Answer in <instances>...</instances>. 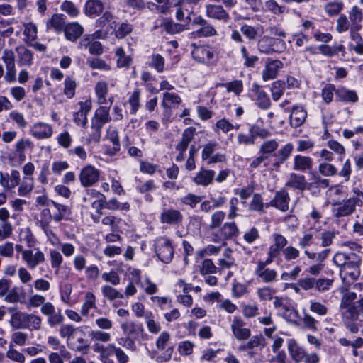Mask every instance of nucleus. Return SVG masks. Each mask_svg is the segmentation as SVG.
Instances as JSON below:
<instances>
[{"instance_id": "13", "label": "nucleus", "mask_w": 363, "mask_h": 363, "mask_svg": "<svg viewBox=\"0 0 363 363\" xmlns=\"http://www.w3.org/2000/svg\"><path fill=\"white\" fill-rule=\"evenodd\" d=\"M290 196L289 193L281 189L275 193L274 197L269 203L265 204L266 207L272 206L282 211L286 212L289 208Z\"/></svg>"}, {"instance_id": "11", "label": "nucleus", "mask_w": 363, "mask_h": 363, "mask_svg": "<svg viewBox=\"0 0 363 363\" xmlns=\"http://www.w3.org/2000/svg\"><path fill=\"white\" fill-rule=\"evenodd\" d=\"M100 172L94 167L87 165L83 167L79 174L81 184L84 187L93 186L99 180Z\"/></svg>"}, {"instance_id": "39", "label": "nucleus", "mask_w": 363, "mask_h": 363, "mask_svg": "<svg viewBox=\"0 0 363 363\" xmlns=\"http://www.w3.org/2000/svg\"><path fill=\"white\" fill-rule=\"evenodd\" d=\"M81 45L89 48V51L91 55H99L103 52V47L100 42L96 40H89V37H84L80 42Z\"/></svg>"}, {"instance_id": "63", "label": "nucleus", "mask_w": 363, "mask_h": 363, "mask_svg": "<svg viewBox=\"0 0 363 363\" xmlns=\"http://www.w3.org/2000/svg\"><path fill=\"white\" fill-rule=\"evenodd\" d=\"M76 86L75 80L70 77H67L65 80L64 94L67 98L72 99L74 96Z\"/></svg>"}, {"instance_id": "4", "label": "nucleus", "mask_w": 363, "mask_h": 363, "mask_svg": "<svg viewBox=\"0 0 363 363\" xmlns=\"http://www.w3.org/2000/svg\"><path fill=\"white\" fill-rule=\"evenodd\" d=\"M239 235V229L235 222H227L211 234L214 242L225 243V241Z\"/></svg>"}, {"instance_id": "9", "label": "nucleus", "mask_w": 363, "mask_h": 363, "mask_svg": "<svg viewBox=\"0 0 363 363\" xmlns=\"http://www.w3.org/2000/svg\"><path fill=\"white\" fill-rule=\"evenodd\" d=\"M192 25L199 26V28L191 33L194 38L210 37L217 33L215 28L201 16L194 18Z\"/></svg>"}, {"instance_id": "1", "label": "nucleus", "mask_w": 363, "mask_h": 363, "mask_svg": "<svg viewBox=\"0 0 363 363\" xmlns=\"http://www.w3.org/2000/svg\"><path fill=\"white\" fill-rule=\"evenodd\" d=\"M363 192L358 191L357 196L350 197L342 201L333 203L332 212L335 218L346 217L352 214L357 207L363 204Z\"/></svg>"}, {"instance_id": "45", "label": "nucleus", "mask_w": 363, "mask_h": 363, "mask_svg": "<svg viewBox=\"0 0 363 363\" xmlns=\"http://www.w3.org/2000/svg\"><path fill=\"white\" fill-rule=\"evenodd\" d=\"M359 30H350V38L355 44H350V48L358 55H363V39Z\"/></svg>"}, {"instance_id": "2", "label": "nucleus", "mask_w": 363, "mask_h": 363, "mask_svg": "<svg viewBox=\"0 0 363 363\" xmlns=\"http://www.w3.org/2000/svg\"><path fill=\"white\" fill-rule=\"evenodd\" d=\"M286 48V43L284 40L268 35L262 36L257 42L259 52L265 55L283 52Z\"/></svg>"}, {"instance_id": "52", "label": "nucleus", "mask_w": 363, "mask_h": 363, "mask_svg": "<svg viewBox=\"0 0 363 363\" xmlns=\"http://www.w3.org/2000/svg\"><path fill=\"white\" fill-rule=\"evenodd\" d=\"M107 138L113 145V148L108 151V153L111 155H115L120 150V143L118 131L114 128H109L107 131Z\"/></svg>"}, {"instance_id": "32", "label": "nucleus", "mask_w": 363, "mask_h": 363, "mask_svg": "<svg viewBox=\"0 0 363 363\" xmlns=\"http://www.w3.org/2000/svg\"><path fill=\"white\" fill-rule=\"evenodd\" d=\"M306 180L303 175L296 173H291L289 174V180L285 185L290 188L303 191L306 189Z\"/></svg>"}, {"instance_id": "48", "label": "nucleus", "mask_w": 363, "mask_h": 363, "mask_svg": "<svg viewBox=\"0 0 363 363\" xmlns=\"http://www.w3.org/2000/svg\"><path fill=\"white\" fill-rule=\"evenodd\" d=\"M128 104L130 106V113L132 115L136 114L137 111L140 108V90L135 89L129 96Z\"/></svg>"}, {"instance_id": "41", "label": "nucleus", "mask_w": 363, "mask_h": 363, "mask_svg": "<svg viewBox=\"0 0 363 363\" xmlns=\"http://www.w3.org/2000/svg\"><path fill=\"white\" fill-rule=\"evenodd\" d=\"M233 251L230 248H227L224 250L223 258H220L218 261V265L220 272L225 269H229L235 265V259L232 256Z\"/></svg>"}, {"instance_id": "22", "label": "nucleus", "mask_w": 363, "mask_h": 363, "mask_svg": "<svg viewBox=\"0 0 363 363\" xmlns=\"http://www.w3.org/2000/svg\"><path fill=\"white\" fill-rule=\"evenodd\" d=\"M252 91L256 95V103L257 106L262 108L267 109L271 105V101L267 94L262 89L261 86L257 84H253Z\"/></svg>"}, {"instance_id": "57", "label": "nucleus", "mask_w": 363, "mask_h": 363, "mask_svg": "<svg viewBox=\"0 0 363 363\" xmlns=\"http://www.w3.org/2000/svg\"><path fill=\"white\" fill-rule=\"evenodd\" d=\"M86 64L91 69H97L101 70L108 71L111 69V66L108 65L104 60L97 57H91L86 60Z\"/></svg>"}, {"instance_id": "25", "label": "nucleus", "mask_w": 363, "mask_h": 363, "mask_svg": "<svg viewBox=\"0 0 363 363\" xmlns=\"http://www.w3.org/2000/svg\"><path fill=\"white\" fill-rule=\"evenodd\" d=\"M349 18L351 23L350 30H360L362 28L363 13L357 6H354L349 12Z\"/></svg>"}, {"instance_id": "20", "label": "nucleus", "mask_w": 363, "mask_h": 363, "mask_svg": "<svg viewBox=\"0 0 363 363\" xmlns=\"http://www.w3.org/2000/svg\"><path fill=\"white\" fill-rule=\"evenodd\" d=\"M214 177L213 170L201 168L193 178V181L197 185L207 186L213 183Z\"/></svg>"}, {"instance_id": "55", "label": "nucleus", "mask_w": 363, "mask_h": 363, "mask_svg": "<svg viewBox=\"0 0 363 363\" xmlns=\"http://www.w3.org/2000/svg\"><path fill=\"white\" fill-rule=\"evenodd\" d=\"M89 336L92 340L96 342H107L111 340V335L109 333L104 330H91Z\"/></svg>"}, {"instance_id": "56", "label": "nucleus", "mask_w": 363, "mask_h": 363, "mask_svg": "<svg viewBox=\"0 0 363 363\" xmlns=\"http://www.w3.org/2000/svg\"><path fill=\"white\" fill-rule=\"evenodd\" d=\"M50 257L51 266L55 269V274L58 275L60 272V267L63 261L62 256L58 251L52 250L50 252Z\"/></svg>"}, {"instance_id": "3", "label": "nucleus", "mask_w": 363, "mask_h": 363, "mask_svg": "<svg viewBox=\"0 0 363 363\" xmlns=\"http://www.w3.org/2000/svg\"><path fill=\"white\" fill-rule=\"evenodd\" d=\"M288 350L291 359L296 363H318L320 360L317 354H307L304 349L295 341L291 340L289 342Z\"/></svg>"}, {"instance_id": "64", "label": "nucleus", "mask_w": 363, "mask_h": 363, "mask_svg": "<svg viewBox=\"0 0 363 363\" xmlns=\"http://www.w3.org/2000/svg\"><path fill=\"white\" fill-rule=\"evenodd\" d=\"M60 9L71 17H77L79 13V9L70 1H63Z\"/></svg>"}, {"instance_id": "37", "label": "nucleus", "mask_w": 363, "mask_h": 363, "mask_svg": "<svg viewBox=\"0 0 363 363\" xmlns=\"http://www.w3.org/2000/svg\"><path fill=\"white\" fill-rule=\"evenodd\" d=\"M343 309L342 316L345 321L354 322L359 319V316L362 310L358 308L355 305L348 306H340Z\"/></svg>"}, {"instance_id": "59", "label": "nucleus", "mask_w": 363, "mask_h": 363, "mask_svg": "<svg viewBox=\"0 0 363 363\" xmlns=\"http://www.w3.org/2000/svg\"><path fill=\"white\" fill-rule=\"evenodd\" d=\"M286 83L278 80L274 82L272 86V94L274 101H278L283 95L285 89Z\"/></svg>"}, {"instance_id": "17", "label": "nucleus", "mask_w": 363, "mask_h": 363, "mask_svg": "<svg viewBox=\"0 0 363 363\" xmlns=\"http://www.w3.org/2000/svg\"><path fill=\"white\" fill-rule=\"evenodd\" d=\"M79 109L73 114L74 122L78 126L86 127L87 123V115L91 109V102L89 100L80 101Z\"/></svg>"}, {"instance_id": "42", "label": "nucleus", "mask_w": 363, "mask_h": 363, "mask_svg": "<svg viewBox=\"0 0 363 363\" xmlns=\"http://www.w3.org/2000/svg\"><path fill=\"white\" fill-rule=\"evenodd\" d=\"M25 316L26 312L14 311L9 320L11 326L15 330L24 329Z\"/></svg>"}, {"instance_id": "60", "label": "nucleus", "mask_w": 363, "mask_h": 363, "mask_svg": "<svg viewBox=\"0 0 363 363\" xmlns=\"http://www.w3.org/2000/svg\"><path fill=\"white\" fill-rule=\"evenodd\" d=\"M116 341L120 346L125 347L128 350L131 352L137 350L135 341L130 336L125 335V337H118Z\"/></svg>"}, {"instance_id": "44", "label": "nucleus", "mask_w": 363, "mask_h": 363, "mask_svg": "<svg viewBox=\"0 0 363 363\" xmlns=\"http://www.w3.org/2000/svg\"><path fill=\"white\" fill-rule=\"evenodd\" d=\"M42 319L40 316L26 313L25 316V327L24 329H29L30 330H37L40 328Z\"/></svg>"}, {"instance_id": "38", "label": "nucleus", "mask_w": 363, "mask_h": 363, "mask_svg": "<svg viewBox=\"0 0 363 363\" xmlns=\"http://www.w3.org/2000/svg\"><path fill=\"white\" fill-rule=\"evenodd\" d=\"M51 203L57 211V212L52 216V218L55 222H60L67 216L71 215V211L68 206L53 201H51Z\"/></svg>"}, {"instance_id": "18", "label": "nucleus", "mask_w": 363, "mask_h": 363, "mask_svg": "<svg viewBox=\"0 0 363 363\" xmlns=\"http://www.w3.org/2000/svg\"><path fill=\"white\" fill-rule=\"evenodd\" d=\"M206 16L210 18L224 22H227L230 19L229 14L220 4H207L206 5Z\"/></svg>"}, {"instance_id": "50", "label": "nucleus", "mask_w": 363, "mask_h": 363, "mask_svg": "<svg viewBox=\"0 0 363 363\" xmlns=\"http://www.w3.org/2000/svg\"><path fill=\"white\" fill-rule=\"evenodd\" d=\"M6 357L17 363H25L26 362V357L25 355L16 350L12 343H10L9 345V349L6 352Z\"/></svg>"}, {"instance_id": "12", "label": "nucleus", "mask_w": 363, "mask_h": 363, "mask_svg": "<svg viewBox=\"0 0 363 363\" xmlns=\"http://www.w3.org/2000/svg\"><path fill=\"white\" fill-rule=\"evenodd\" d=\"M282 67L283 63L281 61L269 57L267 58L262 74V79L267 82L275 79Z\"/></svg>"}, {"instance_id": "27", "label": "nucleus", "mask_w": 363, "mask_h": 363, "mask_svg": "<svg viewBox=\"0 0 363 363\" xmlns=\"http://www.w3.org/2000/svg\"><path fill=\"white\" fill-rule=\"evenodd\" d=\"M182 101V100L178 94L175 93L164 92L163 94V99L161 105L166 111H168L172 108H174L177 107Z\"/></svg>"}, {"instance_id": "58", "label": "nucleus", "mask_w": 363, "mask_h": 363, "mask_svg": "<svg viewBox=\"0 0 363 363\" xmlns=\"http://www.w3.org/2000/svg\"><path fill=\"white\" fill-rule=\"evenodd\" d=\"M161 27H162L167 33L171 35L181 33L184 29L183 25L169 21L161 24Z\"/></svg>"}, {"instance_id": "53", "label": "nucleus", "mask_w": 363, "mask_h": 363, "mask_svg": "<svg viewBox=\"0 0 363 363\" xmlns=\"http://www.w3.org/2000/svg\"><path fill=\"white\" fill-rule=\"evenodd\" d=\"M225 218V213L223 211H218L214 212L211 215V223L209 225V229L214 231L218 229Z\"/></svg>"}, {"instance_id": "31", "label": "nucleus", "mask_w": 363, "mask_h": 363, "mask_svg": "<svg viewBox=\"0 0 363 363\" xmlns=\"http://www.w3.org/2000/svg\"><path fill=\"white\" fill-rule=\"evenodd\" d=\"M65 27V18L62 14H53L46 22L47 29L54 30L56 33L62 32Z\"/></svg>"}, {"instance_id": "15", "label": "nucleus", "mask_w": 363, "mask_h": 363, "mask_svg": "<svg viewBox=\"0 0 363 363\" xmlns=\"http://www.w3.org/2000/svg\"><path fill=\"white\" fill-rule=\"evenodd\" d=\"M215 51L210 47L196 46L191 52L194 60L199 62L209 64L215 58Z\"/></svg>"}, {"instance_id": "61", "label": "nucleus", "mask_w": 363, "mask_h": 363, "mask_svg": "<svg viewBox=\"0 0 363 363\" xmlns=\"http://www.w3.org/2000/svg\"><path fill=\"white\" fill-rule=\"evenodd\" d=\"M164 58L160 54H153L150 66L155 68L158 72H162L164 69Z\"/></svg>"}, {"instance_id": "51", "label": "nucleus", "mask_w": 363, "mask_h": 363, "mask_svg": "<svg viewBox=\"0 0 363 363\" xmlns=\"http://www.w3.org/2000/svg\"><path fill=\"white\" fill-rule=\"evenodd\" d=\"M104 208L110 211L122 210L128 211L130 209V204L128 202L121 203L117 199L112 198L108 201H105Z\"/></svg>"}, {"instance_id": "33", "label": "nucleus", "mask_w": 363, "mask_h": 363, "mask_svg": "<svg viewBox=\"0 0 363 363\" xmlns=\"http://www.w3.org/2000/svg\"><path fill=\"white\" fill-rule=\"evenodd\" d=\"M96 300L95 295L90 291L86 292L84 301L81 308V314L87 316L91 309L96 308Z\"/></svg>"}, {"instance_id": "62", "label": "nucleus", "mask_w": 363, "mask_h": 363, "mask_svg": "<svg viewBox=\"0 0 363 363\" xmlns=\"http://www.w3.org/2000/svg\"><path fill=\"white\" fill-rule=\"evenodd\" d=\"M284 259L290 262L298 259L300 257V251L298 249L289 245L286 247L282 251Z\"/></svg>"}, {"instance_id": "26", "label": "nucleus", "mask_w": 363, "mask_h": 363, "mask_svg": "<svg viewBox=\"0 0 363 363\" xmlns=\"http://www.w3.org/2000/svg\"><path fill=\"white\" fill-rule=\"evenodd\" d=\"M102 126L96 123L91 120V125L86 128V143L91 144L92 143H99L101 136Z\"/></svg>"}, {"instance_id": "47", "label": "nucleus", "mask_w": 363, "mask_h": 363, "mask_svg": "<svg viewBox=\"0 0 363 363\" xmlns=\"http://www.w3.org/2000/svg\"><path fill=\"white\" fill-rule=\"evenodd\" d=\"M33 178L32 177H24L18 189V194L21 196H26L33 191Z\"/></svg>"}, {"instance_id": "43", "label": "nucleus", "mask_w": 363, "mask_h": 363, "mask_svg": "<svg viewBox=\"0 0 363 363\" xmlns=\"http://www.w3.org/2000/svg\"><path fill=\"white\" fill-rule=\"evenodd\" d=\"M278 147L279 143L276 140H265L259 147V152L268 159L277 150Z\"/></svg>"}, {"instance_id": "46", "label": "nucleus", "mask_w": 363, "mask_h": 363, "mask_svg": "<svg viewBox=\"0 0 363 363\" xmlns=\"http://www.w3.org/2000/svg\"><path fill=\"white\" fill-rule=\"evenodd\" d=\"M16 52L18 57V63L21 65H30L33 55L30 50L24 46H19L16 48Z\"/></svg>"}, {"instance_id": "49", "label": "nucleus", "mask_w": 363, "mask_h": 363, "mask_svg": "<svg viewBox=\"0 0 363 363\" xmlns=\"http://www.w3.org/2000/svg\"><path fill=\"white\" fill-rule=\"evenodd\" d=\"M102 295L108 300L112 301L116 298H123V294L110 285H104L101 287Z\"/></svg>"}, {"instance_id": "24", "label": "nucleus", "mask_w": 363, "mask_h": 363, "mask_svg": "<svg viewBox=\"0 0 363 363\" xmlns=\"http://www.w3.org/2000/svg\"><path fill=\"white\" fill-rule=\"evenodd\" d=\"M109 112L110 106L101 105L95 111L91 121L103 127L106 123L111 121Z\"/></svg>"}, {"instance_id": "30", "label": "nucleus", "mask_w": 363, "mask_h": 363, "mask_svg": "<svg viewBox=\"0 0 363 363\" xmlns=\"http://www.w3.org/2000/svg\"><path fill=\"white\" fill-rule=\"evenodd\" d=\"M94 91L97 99V103L100 105L106 104L108 102L107 95L108 93V84L104 80L96 82Z\"/></svg>"}, {"instance_id": "40", "label": "nucleus", "mask_w": 363, "mask_h": 363, "mask_svg": "<svg viewBox=\"0 0 363 363\" xmlns=\"http://www.w3.org/2000/svg\"><path fill=\"white\" fill-rule=\"evenodd\" d=\"M23 35H25V42L31 44L37 38L38 28L33 22L23 23Z\"/></svg>"}, {"instance_id": "36", "label": "nucleus", "mask_w": 363, "mask_h": 363, "mask_svg": "<svg viewBox=\"0 0 363 363\" xmlns=\"http://www.w3.org/2000/svg\"><path fill=\"white\" fill-rule=\"evenodd\" d=\"M335 94L337 99L341 101L354 103L358 100V96L354 91L343 87L337 89L335 91Z\"/></svg>"}, {"instance_id": "5", "label": "nucleus", "mask_w": 363, "mask_h": 363, "mask_svg": "<svg viewBox=\"0 0 363 363\" xmlns=\"http://www.w3.org/2000/svg\"><path fill=\"white\" fill-rule=\"evenodd\" d=\"M274 258L267 255L264 261H258L255 269V274L258 279L264 283H272L276 281L277 272L274 269L267 267L270 264Z\"/></svg>"}, {"instance_id": "29", "label": "nucleus", "mask_w": 363, "mask_h": 363, "mask_svg": "<svg viewBox=\"0 0 363 363\" xmlns=\"http://www.w3.org/2000/svg\"><path fill=\"white\" fill-rule=\"evenodd\" d=\"M196 132V128L189 127L184 130L182 134L181 141L176 145L175 149L181 152H185L187 150L189 144L193 140Z\"/></svg>"}, {"instance_id": "54", "label": "nucleus", "mask_w": 363, "mask_h": 363, "mask_svg": "<svg viewBox=\"0 0 363 363\" xmlns=\"http://www.w3.org/2000/svg\"><path fill=\"white\" fill-rule=\"evenodd\" d=\"M220 272V270L218 267H216L213 262L210 259H205L201 264L200 268V273L202 275L216 274L217 272Z\"/></svg>"}, {"instance_id": "7", "label": "nucleus", "mask_w": 363, "mask_h": 363, "mask_svg": "<svg viewBox=\"0 0 363 363\" xmlns=\"http://www.w3.org/2000/svg\"><path fill=\"white\" fill-rule=\"evenodd\" d=\"M230 330L233 337L238 341L247 340L251 336L250 328L240 316L233 318L230 323Z\"/></svg>"}, {"instance_id": "19", "label": "nucleus", "mask_w": 363, "mask_h": 363, "mask_svg": "<svg viewBox=\"0 0 363 363\" xmlns=\"http://www.w3.org/2000/svg\"><path fill=\"white\" fill-rule=\"evenodd\" d=\"M272 236L274 244L269 247L267 255L275 259L286 247L288 241L284 235L277 233L272 234Z\"/></svg>"}, {"instance_id": "35", "label": "nucleus", "mask_w": 363, "mask_h": 363, "mask_svg": "<svg viewBox=\"0 0 363 363\" xmlns=\"http://www.w3.org/2000/svg\"><path fill=\"white\" fill-rule=\"evenodd\" d=\"M104 9V4L100 0H89L85 4V13L89 16H99Z\"/></svg>"}, {"instance_id": "34", "label": "nucleus", "mask_w": 363, "mask_h": 363, "mask_svg": "<svg viewBox=\"0 0 363 363\" xmlns=\"http://www.w3.org/2000/svg\"><path fill=\"white\" fill-rule=\"evenodd\" d=\"M312 159L307 156L296 155L294 160V169L305 172L312 167Z\"/></svg>"}, {"instance_id": "8", "label": "nucleus", "mask_w": 363, "mask_h": 363, "mask_svg": "<svg viewBox=\"0 0 363 363\" xmlns=\"http://www.w3.org/2000/svg\"><path fill=\"white\" fill-rule=\"evenodd\" d=\"M361 261L362 259L357 254L350 252L349 259L340 269V274L349 276L352 279H356L360 274Z\"/></svg>"}, {"instance_id": "10", "label": "nucleus", "mask_w": 363, "mask_h": 363, "mask_svg": "<svg viewBox=\"0 0 363 363\" xmlns=\"http://www.w3.org/2000/svg\"><path fill=\"white\" fill-rule=\"evenodd\" d=\"M23 261L26 264L28 269H34L38 265L43 264L45 261V254L38 248L26 250L23 252Z\"/></svg>"}, {"instance_id": "16", "label": "nucleus", "mask_w": 363, "mask_h": 363, "mask_svg": "<svg viewBox=\"0 0 363 363\" xmlns=\"http://www.w3.org/2000/svg\"><path fill=\"white\" fill-rule=\"evenodd\" d=\"M30 134L38 140L48 139L53 134L52 127L45 123L38 122L34 123L30 130Z\"/></svg>"}, {"instance_id": "23", "label": "nucleus", "mask_w": 363, "mask_h": 363, "mask_svg": "<svg viewBox=\"0 0 363 363\" xmlns=\"http://www.w3.org/2000/svg\"><path fill=\"white\" fill-rule=\"evenodd\" d=\"M64 32L67 40L74 42L82 36L84 28L79 23L73 22L65 26Z\"/></svg>"}, {"instance_id": "28", "label": "nucleus", "mask_w": 363, "mask_h": 363, "mask_svg": "<svg viewBox=\"0 0 363 363\" xmlns=\"http://www.w3.org/2000/svg\"><path fill=\"white\" fill-rule=\"evenodd\" d=\"M306 111L301 107H294L290 115V124L294 128L300 127L306 121Z\"/></svg>"}, {"instance_id": "21", "label": "nucleus", "mask_w": 363, "mask_h": 363, "mask_svg": "<svg viewBox=\"0 0 363 363\" xmlns=\"http://www.w3.org/2000/svg\"><path fill=\"white\" fill-rule=\"evenodd\" d=\"M183 216L178 210L164 209L161 213L160 220L162 223L175 225L182 221Z\"/></svg>"}, {"instance_id": "14", "label": "nucleus", "mask_w": 363, "mask_h": 363, "mask_svg": "<svg viewBox=\"0 0 363 363\" xmlns=\"http://www.w3.org/2000/svg\"><path fill=\"white\" fill-rule=\"evenodd\" d=\"M121 330L125 335L130 336L133 340H139L144 333V327L142 323L133 320H126L121 325Z\"/></svg>"}, {"instance_id": "6", "label": "nucleus", "mask_w": 363, "mask_h": 363, "mask_svg": "<svg viewBox=\"0 0 363 363\" xmlns=\"http://www.w3.org/2000/svg\"><path fill=\"white\" fill-rule=\"evenodd\" d=\"M155 252L164 263H169L174 256V248L171 241L166 238H159L155 244Z\"/></svg>"}]
</instances>
